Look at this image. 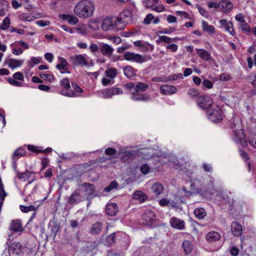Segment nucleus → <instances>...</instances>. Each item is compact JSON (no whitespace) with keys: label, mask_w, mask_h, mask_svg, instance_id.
<instances>
[{"label":"nucleus","mask_w":256,"mask_h":256,"mask_svg":"<svg viewBox=\"0 0 256 256\" xmlns=\"http://www.w3.org/2000/svg\"><path fill=\"white\" fill-rule=\"evenodd\" d=\"M94 10V4L91 0H82L76 4L74 10L79 18H88L92 16Z\"/></svg>","instance_id":"f257e3e1"},{"label":"nucleus","mask_w":256,"mask_h":256,"mask_svg":"<svg viewBox=\"0 0 256 256\" xmlns=\"http://www.w3.org/2000/svg\"><path fill=\"white\" fill-rule=\"evenodd\" d=\"M116 240H124L126 241V246H128L130 243L129 236L122 232H115L108 236L105 240V244L108 246L113 244Z\"/></svg>","instance_id":"f03ea898"},{"label":"nucleus","mask_w":256,"mask_h":256,"mask_svg":"<svg viewBox=\"0 0 256 256\" xmlns=\"http://www.w3.org/2000/svg\"><path fill=\"white\" fill-rule=\"evenodd\" d=\"M124 60L138 64H142L146 61V57L138 54H136L134 52H126L124 54Z\"/></svg>","instance_id":"7ed1b4c3"},{"label":"nucleus","mask_w":256,"mask_h":256,"mask_svg":"<svg viewBox=\"0 0 256 256\" xmlns=\"http://www.w3.org/2000/svg\"><path fill=\"white\" fill-rule=\"evenodd\" d=\"M117 74V70L115 68H108L105 72V76L102 79V83L104 86L112 84Z\"/></svg>","instance_id":"20e7f679"},{"label":"nucleus","mask_w":256,"mask_h":256,"mask_svg":"<svg viewBox=\"0 0 256 256\" xmlns=\"http://www.w3.org/2000/svg\"><path fill=\"white\" fill-rule=\"evenodd\" d=\"M206 114L210 120L213 122H219L222 120V111L218 107L208 109Z\"/></svg>","instance_id":"39448f33"},{"label":"nucleus","mask_w":256,"mask_h":256,"mask_svg":"<svg viewBox=\"0 0 256 256\" xmlns=\"http://www.w3.org/2000/svg\"><path fill=\"white\" fill-rule=\"evenodd\" d=\"M212 99L208 95H202L198 97L196 101L198 106L203 110H208L212 105Z\"/></svg>","instance_id":"423d86ee"},{"label":"nucleus","mask_w":256,"mask_h":256,"mask_svg":"<svg viewBox=\"0 0 256 256\" xmlns=\"http://www.w3.org/2000/svg\"><path fill=\"white\" fill-rule=\"evenodd\" d=\"M60 85L64 88L60 92V94L68 97H76L79 95L72 90H70V84L68 78H64L60 82Z\"/></svg>","instance_id":"0eeeda50"},{"label":"nucleus","mask_w":256,"mask_h":256,"mask_svg":"<svg viewBox=\"0 0 256 256\" xmlns=\"http://www.w3.org/2000/svg\"><path fill=\"white\" fill-rule=\"evenodd\" d=\"M118 26L116 18H107L103 20L101 27L104 31H108L112 30L117 29Z\"/></svg>","instance_id":"6e6552de"},{"label":"nucleus","mask_w":256,"mask_h":256,"mask_svg":"<svg viewBox=\"0 0 256 256\" xmlns=\"http://www.w3.org/2000/svg\"><path fill=\"white\" fill-rule=\"evenodd\" d=\"M78 188L84 199L88 198L94 194V186L92 184L84 183L79 186Z\"/></svg>","instance_id":"1a4fd4ad"},{"label":"nucleus","mask_w":256,"mask_h":256,"mask_svg":"<svg viewBox=\"0 0 256 256\" xmlns=\"http://www.w3.org/2000/svg\"><path fill=\"white\" fill-rule=\"evenodd\" d=\"M118 25L122 24L124 26L132 22V12L128 10H123L116 18Z\"/></svg>","instance_id":"9d476101"},{"label":"nucleus","mask_w":256,"mask_h":256,"mask_svg":"<svg viewBox=\"0 0 256 256\" xmlns=\"http://www.w3.org/2000/svg\"><path fill=\"white\" fill-rule=\"evenodd\" d=\"M88 56L86 54H80L72 56L70 60L74 64L86 66L88 65Z\"/></svg>","instance_id":"9b49d317"},{"label":"nucleus","mask_w":256,"mask_h":256,"mask_svg":"<svg viewBox=\"0 0 256 256\" xmlns=\"http://www.w3.org/2000/svg\"><path fill=\"white\" fill-rule=\"evenodd\" d=\"M122 92V88L112 87L102 91L100 94L102 98H112L113 96L121 94Z\"/></svg>","instance_id":"f8f14e48"},{"label":"nucleus","mask_w":256,"mask_h":256,"mask_svg":"<svg viewBox=\"0 0 256 256\" xmlns=\"http://www.w3.org/2000/svg\"><path fill=\"white\" fill-rule=\"evenodd\" d=\"M136 46L140 48V50L143 52L149 51H152L154 49V46L148 42H145L142 40H137L134 42Z\"/></svg>","instance_id":"ddd939ff"},{"label":"nucleus","mask_w":256,"mask_h":256,"mask_svg":"<svg viewBox=\"0 0 256 256\" xmlns=\"http://www.w3.org/2000/svg\"><path fill=\"white\" fill-rule=\"evenodd\" d=\"M16 176L24 182L28 181L31 183L34 180L36 176L34 172L26 170L24 172L17 173Z\"/></svg>","instance_id":"4468645a"},{"label":"nucleus","mask_w":256,"mask_h":256,"mask_svg":"<svg viewBox=\"0 0 256 256\" xmlns=\"http://www.w3.org/2000/svg\"><path fill=\"white\" fill-rule=\"evenodd\" d=\"M84 200H85L84 197L78 188L70 196L68 202L70 204H74L78 203Z\"/></svg>","instance_id":"2eb2a0df"},{"label":"nucleus","mask_w":256,"mask_h":256,"mask_svg":"<svg viewBox=\"0 0 256 256\" xmlns=\"http://www.w3.org/2000/svg\"><path fill=\"white\" fill-rule=\"evenodd\" d=\"M234 140L237 142H239L242 146H246L247 145V140L242 130V129H240L234 131Z\"/></svg>","instance_id":"dca6fc26"},{"label":"nucleus","mask_w":256,"mask_h":256,"mask_svg":"<svg viewBox=\"0 0 256 256\" xmlns=\"http://www.w3.org/2000/svg\"><path fill=\"white\" fill-rule=\"evenodd\" d=\"M142 218L146 224L150 225L156 220V214L152 210H147L143 214Z\"/></svg>","instance_id":"f3484780"},{"label":"nucleus","mask_w":256,"mask_h":256,"mask_svg":"<svg viewBox=\"0 0 256 256\" xmlns=\"http://www.w3.org/2000/svg\"><path fill=\"white\" fill-rule=\"evenodd\" d=\"M100 50L101 53L104 56L110 58L114 52V48L107 44L101 43L100 46Z\"/></svg>","instance_id":"a211bd4d"},{"label":"nucleus","mask_w":256,"mask_h":256,"mask_svg":"<svg viewBox=\"0 0 256 256\" xmlns=\"http://www.w3.org/2000/svg\"><path fill=\"white\" fill-rule=\"evenodd\" d=\"M24 60H16L14 58H8L5 60V64H7L9 68L14 70L20 67L23 63Z\"/></svg>","instance_id":"6ab92c4d"},{"label":"nucleus","mask_w":256,"mask_h":256,"mask_svg":"<svg viewBox=\"0 0 256 256\" xmlns=\"http://www.w3.org/2000/svg\"><path fill=\"white\" fill-rule=\"evenodd\" d=\"M160 91L164 95H170L175 94L177 89L172 85L164 84L160 87Z\"/></svg>","instance_id":"aec40b11"},{"label":"nucleus","mask_w":256,"mask_h":256,"mask_svg":"<svg viewBox=\"0 0 256 256\" xmlns=\"http://www.w3.org/2000/svg\"><path fill=\"white\" fill-rule=\"evenodd\" d=\"M59 63L56 65V68L62 74L69 73L70 72L68 68V63L66 60L63 58H58Z\"/></svg>","instance_id":"412c9836"},{"label":"nucleus","mask_w":256,"mask_h":256,"mask_svg":"<svg viewBox=\"0 0 256 256\" xmlns=\"http://www.w3.org/2000/svg\"><path fill=\"white\" fill-rule=\"evenodd\" d=\"M170 224L172 227L178 230H183L184 228V220L173 217L170 219Z\"/></svg>","instance_id":"4be33fe9"},{"label":"nucleus","mask_w":256,"mask_h":256,"mask_svg":"<svg viewBox=\"0 0 256 256\" xmlns=\"http://www.w3.org/2000/svg\"><path fill=\"white\" fill-rule=\"evenodd\" d=\"M131 98L135 101L148 102L150 100V96L148 94H142L140 92H136L131 94Z\"/></svg>","instance_id":"5701e85b"},{"label":"nucleus","mask_w":256,"mask_h":256,"mask_svg":"<svg viewBox=\"0 0 256 256\" xmlns=\"http://www.w3.org/2000/svg\"><path fill=\"white\" fill-rule=\"evenodd\" d=\"M180 40L178 37L170 38L166 36H158V38L156 40V44L164 42L168 44H171L172 42H176Z\"/></svg>","instance_id":"b1692460"},{"label":"nucleus","mask_w":256,"mask_h":256,"mask_svg":"<svg viewBox=\"0 0 256 256\" xmlns=\"http://www.w3.org/2000/svg\"><path fill=\"white\" fill-rule=\"evenodd\" d=\"M59 18L64 20L67 21L68 23L72 25H74L78 22V18L74 15L68 14H60Z\"/></svg>","instance_id":"393cba45"},{"label":"nucleus","mask_w":256,"mask_h":256,"mask_svg":"<svg viewBox=\"0 0 256 256\" xmlns=\"http://www.w3.org/2000/svg\"><path fill=\"white\" fill-rule=\"evenodd\" d=\"M233 8L232 4L230 1H221L219 4V10L224 12H230Z\"/></svg>","instance_id":"a878e982"},{"label":"nucleus","mask_w":256,"mask_h":256,"mask_svg":"<svg viewBox=\"0 0 256 256\" xmlns=\"http://www.w3.org/2000/svg\"><path fill=\"white\" fill-rule=\"evenodd\" d=\"M231 230L232 234L235 236H240L242 234V226L238 222H234L232 224Z\"/></svg>","instance_id":"bb28decb"},{"label":"nucleus","mask_w":256,"mask_h":256,"mask_svg":"<svg viewBox=\"0 0 256 256\" xmlns=\"http://www.w3.org/2000/svg\"><path fill=\"white\" fill-rule=\"evenodd\" d=\"M118 212V208L116 204L111 203L108 204L106 208V213L110 216H114Z\"/></svg>","instance_id":"cd10ccee"},{"label":"nucleus","mask_w":256,"mask_h":256,"mask_svg":"<svg viewBox=\"0 0 256 256\" xmlns=\"http://www.w3.org/2000/svg\"><path fill=\"white\" fill-rule=\"evenodd\" d=\"M10 228L14 232H22L24 230L20 221L18 220L12 222Z\"/></svg>","instance_id":"c85d7f7f"},{"label":"nucleus","mask_w":256,"mask_h":256,"mask_svg":"<svg viewBox=\"0 0 256 256\" xmlns=\"http://www.w3.org/2000/svg\"><path fill=\"white\" fill-rule=\"evenodd\" d=\"M102 228L103 226L102 222H96L91 226L90 232L92 234H98L102 231Z\"/></svg>","instance_id":"c756f323"},{"label":"nucleus","mask_w":256,"mask_h":256,"mask_svg":"<svg viewBox=\"0 0 256 256\" xmlns=\"http://www.w3.org/2000/svg\"><path fill=\"white\" fill-rule=\"evenodd\" d=\"M220 238V236L219 233L215 231L209 232L206 236V240L210 242L218 240Z\"/></svg>","instance_id":"7c9ffc66"},{"label":"nucleus","mask_w":256,"mask_h":256,"mask_svg":"<svg viewBox=\"0 0 256 256\" xmlns=\"http://www.w3.org/2000/svg\"><path fill=\"white\" fill-rule=\"evenodd\" d=\"M196 52L200 58L206 60H210L212 58L210 54L204 49H198L196 50Z\"/></svg>","instance_id":"2f4dec72"},{"label":"nucleus","mask_w":256,"mask_h":256,"mask_svg":"<svg viewBox=\"0 0 256 256\" xmlns=\"http://www.w3.org/2000/svg\"><path fill=\"white\" fill-rule=\"evenodd\" d=\"M182 248L184 253L186 254H188L192 252L193 250V245L190 241L186 240L182 243Z\"/></svg>","instance_id":"473e14b6"},{"label":"nucleus","mask_w":256,"mask_h":256,"mask_svg":"<svg viewBox=\"0 0 256 256\" xmlns=\"http://www.w3.org/2000/svg\"><path fill=\"white\" fill-rule=\"evenodd\" d=\"M136 70L132 66H126L124 68V75L128 78H132L136 75Z\"/></svg>","instance_id":"72a5a7b5"},{"label":"nucleus","mask_w":256,"mask_h":256,"mask_svg":"<svg viewBox=\"0 0 256 256\" xmlns=\"http://www.w3.org/2000/svg\"><path fill=\"white\" fill-rule=\"evenodd\" d=\"M12 252L16 254H19L21 252V244L19 242H13L10 247Z\"/></svg>","instance_id":"f704fd0d"},{"label":"nucleus","mask_w":256,"mask_h":256,"mask_svg":"<svg viewBox=\"0 0 256 256\" xmlns=\"http://www.w3.org/2000/svg\"><path fill=\"white\" fill-rule=\"evenodd\" d=\"M132 198L134 200H138L140 202H144L147 198V196L142 192L139 190L133 194Z\"/></svg>","instance_id":"c9c22d12"},{"label":"nucleus","mask_w":256,"mask_h":256,"mask_svg":"<svg viewBox=\"0 0 256 256\" xmlns=\"http://www.w3.org/2000/svg\"><path fill=\"white\" fill-rule=\"evenodd\" d=\"M202 26L204 31L210 34H214V27L212 25H209L207 22L203 20L202 22Z\"/></svg>","instance_id":"e433bc0d"},{"label":"nucleus","mask_w":256,"mask_h":256,"mask_svg":"<svg viewBox=\"0 0 256 256\" xmlns=\"http://www.w3.org/2000/svg\"><path fill=\"white\" fill-rule=\"evenodd\" d=\"M18 44V43H16V42L10 44L12 53L16 56L20 55L23 52V50L20 48Z\"/></svg>","instance_id":"4c0bfd02"},{"label":"nucleus","mask_w":256,"mask_h":256,"mask_svg":"<svg viewBox=\"0 0 256 256\" xmlns=\"http://www.w3.org/2000/svg\"><path fill=\"white\" fill-rule=\"evenodd\" d=\"M152 190L156 196L160 195L163 191L164 188L160 183L154 184L152 187Z\"/></svg>","instance_id":"58836bf2"},{"label":"nucleus","mask_w":256,"mask_h":256,"mask_svg":"<svg viewBox=\"0 0 256 256\" xmlns=\"http://www.w3.org/2000/svg\"><path fill=\"white\" fill-rule=\"evenodd\" d=\"M42 58L40 57L31 58L30 60H28L26 62L28 66L30 68H32L36 64H40L41 62Z\"/></svg>","instance_id":"ea45409f"},{"label":"nucleus","mask_w":256,"mask_h":256,"mask_svg":"<svg viewBox=\"0 0 256 256\" xmlns=\"http://www.w3.org/2000/svg\"><path fill=\"white\" fill-rule=\"evenodd\" d=\"M194 212L195 216L200 220L202 219L206 216V210L202 208L195 209Z\"/></svg>","instance_id":"a19ab883"},{"label":"nucleus","mask_w":256,"mask_h":256,"mask_svg":"<svg viewBox=\"0 0 256 256\" xmlns=\"http://www.w3.org/2000/svg\"><path fill=\"white\" fill-rule=\"evenodd\" d=\"M148 86L143 82H138L136 85V92H140L146 90Z\"/></svg>","instance_id":"79ce46f5"},{"label":"nucleus","mask_w":256,"mask_h":256,"mask_svg":"<svg viewBox=\"0 0 256 256\" xmlns=\"http://www.w3.org/2000/svg\"><path fill=\"white\" fill-rule=\"evenodd\" d=\"M10 24V20L8 17H6L3 20L2 24L0 26V28L2 30H6Z\"/></svg>","instance_id":"37998d69"},{"label":"nucleus","mask_w":256,"mask_h":256,"mask_svg":"<svg viewBox=\"0 0 256 256\" xmlns=\"http://www.w3.org/2000/svg\"><path fill=\"white\" fill-rule=\"evenodd\" d=\"M40 76L42 80L48 82H51L54 80V76L51 74H46L44 72H41L40 74Z\"/></svg>","instance_id":"c03bdc74"},{"label":"nucleus","mask_w":256,"mask_h":256,"mask_svg":"<svg viewBox=\"0 0 256 256\" xmlns=\"http://www.w3.org/2000/svg\"><path fill=\"white\" fill-rule=\"evenodd\" d=\"M159 0H144V5L147 8H152L154 7Z\"/></svg>","instance_id":"a18cd8bd"},{"label":"nucleus","mask_w":256,"mask_h":256,"mask_svg":"<svg viewBox=\"0 0 256 256\" xmlns=\"http://www.w3.org/2000/svg\"><path fill=\"white\" fill-rule=\"evenodd\" d=\"M26 154V150L22 148H18L14 154L13 159L18 158Z\"/></svg>","instance_id":"49530a36"},{"label":"nucleus","mask_w":256,"mask_h":256,"mask_svg":"<svg viewBox=\"0 0 256 256\" xmlns=\"http://www.w3.org/2000/svg\"><path fill=\"white\" fill-rule=\"evenodd\" d=\"M8 4L6 2H0V16H4L5 15L6 12L8 10Z\"/></svg>","instance_id":"de8ad7c7"},{"label":"nucleus","mask_w":256,"mask_h":256,"mask_svg":"<svg viewBox=\"0 0 256 256\" xmlns=\"http://www.w3.org/2000/svg\"><path fill=\"white\" fill-rule=\"evenodd\" d=\"M124 86L128 90V92L130 94L136 92V86L134 82H129L125 84Z\"/></svg>","instance_id":"09e8293b"},{"label":"nucleus","mask_w":256,"mask_h":256,"mask_svg":"<svg viewBox=\"0 0 256 256\" xmlns=\"http://www.w3.org/2000/svg\"><path fill=\"white\" fill-rule=\"evenodd\" d=\"M20 209L24 212H29L34 210L35 207L32 205H30L29 206L21 205L20 206Z\"/></svg>","instance_id":"8fccbe9b"},{"label":"nucleus","mask_w":256,"mask_h":256,"mask_svg":"<svg viewBox=\"0 0 256 256\" xmlns=\"http://www.w3.org/2000/svg\"><path fill=\"white\" fill-rule=\"evenodd\" d=\"M224 28L225 30L229 32L232 36H234L235 34V32L232 22H229Z\"/></svg>","instance_id":"3c124183"},{"label":"nucleus","mask_w":256,"mask_h":256,"mask_svg":"<svg viewBox=\"0 0 256 256\" xmlns=\"http://www.w3.org/2000/svg\"><path fill=\"white\" fill-rule=\"evenodd\" d=\"M183 76L182 74H176L173 75H171L168 76L167 78V79L166 81H170V80H176L178 78H182Z\"/></svg>","instance_id":"603ef678"},{"label":"nucleus","mask_w":256,"mask_h":256,"mask_svg":"<svg viewBox=\"0 0 256 256\" xmlns=\"http://www.w3.org/2000/svg\"><path fill=\"white\" fill-rule=\"evenodd\" d=\"M28 148L29 150L36 154L42 152V150L40 148L35 146L32 145H28Z\"/></svg>","instance_id":"864d4df0"},{"label":"nucleus","mask_w":256,"mask_h":256,"mask_svg":"<svg viewBox=\"0 0 256 256\" xmlns=\"http://www.w3.org/2000/svg\"><path fill=\"white\" fill-rule=\"evenodd\" d=\"M240 26L243 32L248 34L250 32V28L248 24L245 22L242 24H240Z\"/></svg>","instance_id":"5fc2aeb1"},{"label":"nucleus","mask_w":256,"mask_h":256,"mask_svg":"<svg viewBox=\"0 0 256 256\" xmlns=\"http://www.w3.org/2000/svg\"><path fill=\"white\" fill-rule=\"evenodd\" d=\"M108 38L116 44H118L122 42V39L118 36H110Z\"/></svg>","instance_id":"6e6d98bb"},{"label":"nucleus","mask_w":256,"mask_h":256,"mask_svg":"<svg viewBox=\"0 0 256 256\" xmlns=\"http://www.w3.org/2000/svg\"><path fill=\"white\" fill-rule=\"evenodd\" d=\"M166 49L170 50L172 52H176L178 50V46L174 44H171L166 46Z\"/></svg>","instance_id":"4d7b16f0"},{"label":"nucleus","mask_w":256,"mask_h":256,"mask_svg":"<svg viewBox=\"0 0 256 256\" xmlns=\"http://www.w3.org/2000/svg\"><path fill=\"white\" fill-rule=\"evenodd\" d=\"M8 82L12 86H21L22 84L20 82L16 80L14 78H9L8 79Z\"/></svg>","instance_id":"13d9d810"},{"label":"nucleus","mask_w":256,"mask_h":256,"mask_svg":"<svg viewBox=\"0 0 256 256\" xmlns=\"http://www.w3.org/2000/svg\"><path fill=\"white\" fill-rule=\"evenodd\" d=\"M130 48V45L124 44H122L121 46L118 47L117 48V52L118 53H122L126 50H127Z\"/></svg>","instance_id":"bf43d9fd"},{"label":"nucleus","mask_w":256,"mask_h":256,"mask_svg":"<svg viewBox=\"0 0 256 256\" xmlns=\"http://www.w3.org/2000/svg\"><path fill=\"white\" fill-rule=\"evenodd\" d=\"M188 94L192 98H196L198 95V92L194 88H190Z\"/></svg>","instance_id":"052dcab7"},{"label":"nucleus","mask_w":256,"mask_h":256,"mask_svg":"<svg viewBox=\"0 0 256 256\" xmlns=\"http://www.w3.org/2000/svg\"><path fill=\"white\" fill-rule=\"evenodd\" d=\"M202 84L204 87L208 89H210L213 86V83L211 81L208 80H204L202 82Z\"/></svg>","instance_id":"680f3d73"},{"label":"nucleus","mask_w":256,"mask_h":256,"mask_svg":"<svg viewBox=\"0 0 256 256\" xmlns=\"http://www.w3.org/2000/svg\"><path fill=\"white\" fill-rule=\"evenodd\" d=\"M36 24L40 26H50V22L48 20H39L36 22Z\"/></svg>","instance_id":"e2e57ef3"},{"label":"nucleus","mask_w":256,"mask_h":256,"mask_svg":"<svg viewBox=\"0 0 256 256\" xmlns=\"http://www.w3.org/2000/svg\"><path fill=\"white\" fill-rule=\"evenodd\" d=\"M152 9L158 12H162L165 10L164 6L162 4H159L156 6H154V7L152 8Z\"/></svg>","instance_id":"0e129e2a"},{"label":"nucleus","mask_w":256,"mask_h":256,"mask_svg":"<svg viewBox=\"0 0 256 256\" xmlns=\"http://www.w3.org/2000/svg\"><path fill=\"white\" fill-rule=\"evenodd\" d=\"M159 204L162 206H169L170 204V202L169 200L162 198L159 200Z\"/></svg>","instance_id":"69168bd1"},{"label":"nucleus","mask_w":256,"mask_h":256,"mask_svg":"<svg viewBox=\"0 0 256 256\" xmlns=\"http://www.w3.org/2000/svg\"><path fill=\"white\" fill-rule=\"evenodd\" d=\"M149 166L146 164H142L140 167L141 172L144 174H147L149 172Z\"/></svg>","instance_id":"338daca9"},{"label":"nucleus","mask_w":256,"mask_h":256,"mask_svg":"<svg viewBox=\"0 0 256 256\" xmlns=\"http://www.w3.org/2000/svg\"><path fill=\"white\" fill-rule=\"evenodd\" d=\"M14 78L19 80H24V76L20 72H16L13 75Z\"/></svg>","instance_id":"774afa93"}]
</instances>
